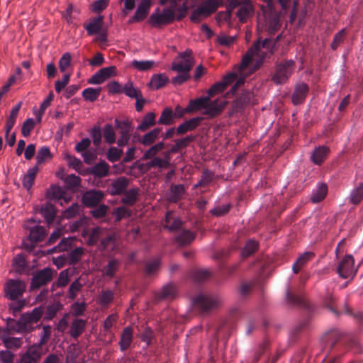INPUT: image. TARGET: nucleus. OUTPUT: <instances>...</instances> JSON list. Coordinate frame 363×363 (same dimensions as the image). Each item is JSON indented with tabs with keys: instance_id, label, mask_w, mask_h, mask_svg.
<instances>
[{
	"instance_id": "8fccbe9b",
	"label": "nucleus",
	"mask_w": 363,
	"mask_h": 363,
	"mask_svg": "<svg viewBox=\"0 0 363 363\" xmlns=\"http://www.w3.org/2000/svg\"><path fill=\"white\" fill-rule=\"evenodd\" d=\"M363 200V183H360L353 189L350 195V201L352 204L357 205Z\"/></svg>"
},
{
	"instance_id": "f8f14e48",
	"label": "nucleus",
	"mask_w": 363,
	"mask_h": 363,
	"mask_svg": "<svg viewBox=\"0 0 363 363\" xmlns=\"http://www.w3.org/2000/svg\"><path fill=\"white\" fill-rule=\"evenodd\" d=\"M104 197V193L100 190H89L84 192L82 197V203L89 208L99 204Z\"/></svg>"
},
{
	"instance_id": "79ce46f5",
	"label": "nucleus",
	"mask_w": 363,
	"mask_h": 363,
	"mask_svg": "<svg viewBox=\"0 0 363 363\" xmlns=\"http://www.w3.org/2000/svg\"><path fill=\"white\" fill-rule=\"evenodd\" d=\"M38 172V166H35L32 168H30L26 174L23 177V186L24 188H26L27 190H30L33 185L35 177L37 173Z\"/></svg>"
},
{
	"instance_id": "f704fd0d",
	"label": "nucleus",
	"mask_w": 363,
	"mask_h": 363,
	"mask_svg": "<svg viewBox=\"0 0 363 363\" xmlns=\"http://www.w3.org/2000/svg\"><path fill=\"white\" fill-rule=\"evenodd\" d=\"M162 131V128H156L145 134L139 142L145 146L152 145L159 138V135Z\"/></svg>"
},
{
	"instance_id": "423d86ee",
	"label": "nucleus",
	"mask_w": 363,
	"mask_h": 363,
	"mask_svg": "<svg viewBox=\"0 0 363 363\" xmlns=\"http://www.w3.org/2000/svg\"><path fill=\"white\" fill-rule=\"evenodd\" d=\"M26 291V284L19 279H9L4 286V296L9 300H16L22 297Z\"/></svg>"
},
{
	"instance_id": "a211bd4d",
	"label": "nucleus",
	"mask_w": 363,
	"mask_h": 363,
	"mask_svg": "<svg viewBox=\"0 0 363 363\" xmlns=\"http://www.w3.org/2000/svg\"><path fill=\"white\" fill-rule=\"evenodd\" d=\"M83 26L89 35L99 33L104 29V16L95 17L89 23H84Z\"/></svg>"
},
{
	"instance_id": "4be33fe9",
	"label": "nucleus",
	"mask_w": 363,
	"mask_h": 363,
	"mask_svg": "<svg viewBox=\"0 0 363 363\" xmlns=\"http://www.w3.org/2000/svg\"><path fill=\"white\" fill-rule=\"evenodd\" d=\"M150 8L149 0H143L139 4L134 16L130 19V22H140L143 21L147 16Z\"/></svg>"
},
{
	"instance_id": "864d4df0",
	"label": "nucleus",
	"mask_w": 363,
	"mask_h": 363,
	"mask_svg": "<svg viewBox=\"0 0 363 363\" xmlns=\"http://www.w3.org/2000/svg\"><path fill=\"white\" fill-rule=\"evenodd\" d=\"M165 222L166 227L171 231L179 230L182 225V220L179 218H174L170 212L166 214Z\"/></svg>"
},
{
	"instance_id": "09e8293b",
	"label": "nucleus",
	"mask_w": 363,
	"mask_h": 363,
	"mask_svg": "<svg viewBox=\"0 0 363 363\" xmlns=\"http://www.w3.org/2000/svg\"><path fill=\"white\" fill-rule=\"evenodd\" d=\"M101 92V88H92L88 87L82 91V96L86 101H89L91 102L95 101L99 96H100Z\"/></svg>"
},
{
	"instance_id": "603ef678",
	"label": "nucleus",
	"mask_w": 363,
	"mask_h": 363,
	"mask_svg": "<svg viewBox=\"0 0 363 363\" xmlns=\"http://www.w3.org/2000/svg\"><path fill=\"white\" fill-rule=\"evenodd\" d=\"M84 284L81 283V279L78 278L74 280L69 286L68 290V297L69 299H75L82 289Z\"/></svg>"
},
{
	"instance_id": "c03bdc74",
	"label": "nucleus",
	"mask_w": 363,
	"mask_h": 363,
	"mask_svg": "<svg viewBox=\"0 0 363 363\" xmlns=\"http://www.w3.org/2000/svg\"><path fill=\"white\" fill-rule=\"evenodd\" d=\"M45 235V228L42 226L36 225L30 230V241L35 243L40 242L44 239Z\"/></svg>"
},
{
	"instance_id": "13d9d810",
	"label": "nucleus",
	"mask_w": 363,
	"mask_h": 363,
	"mask_svg": "<svg viewBox=\"0 0 363 363\" xmlns=\"http://www.w3.org/2000/svg\"><path fill=\"white\" fill-rule=\"evenodd\" d=\"M123 154V150L116 147H111L106 153V158L111 162H116L120 160Z\"/></svg>"
},
{
	"instance_id": "69168bd1",
	"label": "nucleus",
	"mask_w": 363,
	"mask_h": 363,
	"mask_svg": "<svg viewBox=\"0 0 363 363\" xmlns=\"http://www.w3.org/2000/svg\"><path fill=\"white\" fill-rule=\"evenodd\" d=\"M344 311L347 315L353 317L357 323L360 325L363 326V312L357 311L354 312L352 308H350L348 303L346 302L344 305Z\"/></svg>"
},
{
	"instance_id": "4c0bfd02",
	"label": "nucleus",
	"mask_w": 363,
	"mask_h": 363,
	"mask_svg": "<svg viewBox=\"0 0 363 363\" xmlns=\"http://www.w3.org/2000/svg\"><path fill=\"white\" fill-rule=\"evenodd\" d=\"M328 152L329 149L325 146H320L316 148L311 155L312 161L315 164H321L327 157Z\"/></svg>"
},
{
	"instance_id": "72a5a7b5",
	"label": "nucleus",
	"mask_w": 363,
	"mask_h": 363,
	"mask_svg": "<svg viewBox=\"0 0 363 363\" xmlns=\"http://www.w3.org/2000/svg\"><path fill=\"white\" fill-rule=\"evenodd\" d=\"M123 197L121 199V202L127 206H133L138 200L139 189L137 188L126 190L123 194Z\"/></svg>"
},
{
	"instance_id": "ddd939ff",
	"label": "nucleus",
	"mask_w": 363,
	"mask_h": 363,
	"mask_svg": "<svg viewBox=\"0 0 363 363\" xmlns=\"http://www.w3.org/2000/svg\"><path fill=\"white\" fill-rule=\"evenodd\" d=\"M43 354L42 348L33 345L21 357L19 363H38Z\"/></svg>"
},
{
	"instance_id": "338daca9",
	"label": "nucleus",
	"mask_w": 363,
	"mask_h": 363,
	"mask_svg": "<svg viewBox=\"0 0 363 363\" xmlns=\"http://www.w3.org/2000/svg\"><path fill=\"white\" fill-rule=\"evenodd\" d=\"M50 157H52V155L49 147L45 146L41 147L38 150L36 155L37 164L38 165L43 163L45 160Z\"/></svg>"
},
{
	"instance_id": "0eeeda50",
	"label": "nucleus",
	"mask_w": 363,
	"mask_h": 363,
	"mask_svg": "<svg viewBox=\"0 0 363 363\" xmlns=\"http://www.w3.org/2000/svg\"><path fill=\"white\" fill-rule=\"evenodd\" d=\"M56 271L50 267H45L38 270L32 277L30 281V290L35 291L50 283Z\"/></svg>"
},
{
	"instance_id": "9b49d317",
	"label": "nucleus",
	"mask_w": 363,
	"mask_h": 363,
	"mask_svg": "<svg viewBox=\"0 0 363 363\" xmlns=\"http://www.w3.org/2000/svg\"><path fill=\"white\" fill-rule=\"evenodd\" d=\"M342 333L337 328H332L326 331L321 337V343L330 351L335 344L341 339Z\"/></svg>"
},
{
	"instance_id": "58836bf2",
	"label": "nucleus",
	"mask_w": 363,
	"mask_h": 363,
	"mask_svg": "<svg viewBox=\"0 0 363 363\" xmlns=\"http://www.w3.org/2000/svg\"><path fill=\"white\" fill-rule=\"evenodd\" d=\"M313 257L314 254L311 252H305L299 256L292 266V270L294 273L298 274L301 268Z\"/></svg>"
},
{
	"instance_id": "f3484780",
	"label": "nucleus",
	"mask_w": 363,
	"mask_h": 363,
	"mask_svg": "<svg viewBox=\"0 0 363 363\" xmlns=\"http://www.w3.org/2000/svg\"><path fill=\"white\" fill-rule=\"evenodd\" d=\"M259 50L260 43L259 41L255 42L252 46L247 51L242 59V62L239 65V72L240 74H242L249 66L254 56H259Z\"/></svg>"
},
{
	"instance_id": "0e129e2a",
	"label": "nucleus",
	"mask_w": 363,
	"mask_h": 363,
	"mask_svg": "<svg viewBox=\"0 0 363 363\" xmlns=\"http://www.w3.org/2000/svg\"><path fill=\"white\" fill-rule=\"evenodd\" d=\"M131 65L139 71H147L154 67L155 62L152 60L138 61L134 60Z\"/></svg>"
},
{
	"instance_id": "5701e85b",
	"label": "nucleus",
	"mask_w": 363,
	"mask_h": 363,
	"mask_svg": "<svg viewBox=\"0 0 363 363\" xmlns=\"http://www.w3.org/2000/svg\"><path fill=\"white\" fill-rule=\"evenodd\" d=\"M133 331L131 327H125L121 335V339L119 342L120 350L122 352L127 350L132 342L133 338Z\"/></svg>"
},
{
	"instance_id": "e2e57ef3",
	"label": "nucleus",
	"mask_w": 363,
	"mask_h": 363,
	"mask_svg": "<svg viewBox=\"0 0 363 363\" xmlns=\"http://www.w3.org/2000/svg\"><path fill=\"white\" fill-rule=\"evenodd\" d=\"M324 306L335 316H339L340 313L336 308L335 298L332 295H327L323 301Z\"/></svg>"
},
{
	"instance_id": "49530a36",
	"label": "nucleus",
	"mask_w": 363,
	"mask_h": 363,
	"mask_svg": "<svg viewBox=\"0 0 363 363\" xmlns=\"http://www.w3.org/2000/svg\"><path fill=\"white\" fill-rule=\"evenodd\" d=\"M254 94L250 91H243L240 96L236 99V106L239 108H244L252 101Z\"/></svg>"
},
{
	"instance_id": "1a4fd4ad",
	"label": "nucleus",
	"mask_w": 363,
	"mask_h": 363,
	"mask_svg": "<svg viewBox=\"0 0 363 363\" xmlns=\"http://www.w3.org/2000/svg\"><path fill=\"white\" fill-rule=\"evenodd\" d=\"M175 18L174 9L171 8L164 9L162 13H152L150 17V23L155 27L162 25H167L172 23Z\"/></svg>"
},
{
	"instance_id": "9d476101",
	"label": "nucleus",
	"mask_w": 363,
	"mask_h": 363,
	"mask_svg": "<svg viewBox=\"0 0 363 363\" xmlns=\"http://www.w3.org/2000/svg\"><path fill=\"white\" fill-rule=\"evenodd\" d=\"M115 123L118 128L120 129V138L117 140V145L119 147H124L128 145L130 138V132L133 130L132 123L128 121H119L116 120Z\"/></svg>"
},
{
	"instance_id": "37998d69",
	"label": "nucleus",
	"mask_w": 363,
	"mask_h": 363,
	"mask_svg": "<svg viewBox=\"0 0 363 363\" xmlns=\"http://www.w3.org/2000/svg\"><path fill=\"white\" fill-rule=\"evenodd\" d=\"M195 239V235L189 230H182L176 237V241L180 245L190 244Z\"/></svg>"
},
{
	"instance_id": "052dcab7",
	"label": "nucleus",
	"mask_w": 363,
	"mask_h": 363,
	"mask_svg": "<svg viewBox=\"0 0 363 363\" xmlns=\"http://www.w3.org/2000/svg\"><path fill=\"white\" fill-rule=\"evenodd\" d=\"M2 340L4 346L8 349H18L22 345V340L18 337L4 336Z\"/></svg>"
},
{
	"instance_id": "e433bc0d",
	"label": "nucleus",
	"mask_w": 363,
	"mask_h": 363,
	"mask_svg": "<svg viewBox=\"0 0 363 363\" xmlns=\"http://www.w3.org/2000/svg\"><path fill=\"white\" fill-rule=\"evenodd\" d=\"M260 43V50L259 51V57H260V60L259 61H257L256 62V65H255L254 67V70H257V69H259V67L261 66V65L262 64V61L264 59L265 56H266V52H263L262 50V48H265L267 49V50H270L271 53L273 52V51L272 50V48L273 47V43L272 42V40L269 39V38H265L264 40L262 41H260V40H257Z\"/></svg>"
},
{
	"instance_id": "6e6552de",
	"label": "nucleus",
	"mask_w": 363,
	"mask_h": 363,
	"mask_svg": "<svg viewBox=\"0 0 363 363\" xmlns=\"http://www.w3.org/2000/svg\"><path fill=\"white\" fill-rule=\"evenodd\" d=\"M178 294L177 286L174 283H168L162 286L155 294V301H172L176 298Z\"/></svg>"
},
{
	"instance_id": "4468645a",
	"label": "nucleus",
	"mask_w": 363,
	"mask_h": 363,
	"mask_svg": "<svg viewBox=\"0 0 363 363\" xmlns=\"http://www.w3.org/2000/svg\"><path fill=\"white\" fill-rule=\"evenodd\" d=\"M286 299L287 303L291 306L305 308L309 312L312 311L311 306L307 300L303 296L293 293L289 288L286 291Z\"/></svg>"
},
{
	"instance_id": "de8ad7c7",
	"label": "nucleus",
	"mask_w": 363,
	"mask_h": 363,
	"mask_svg": "<svg viewBox=\"0 0 363 363\" xmlns=\"http://www.w3.org/2000/svg\"><path fill=\"white\" fill-rule=\"evenodd\" d=\"M115 293L109 289L103 290L99 296V303L104 308H107L114 299Z\"/></svg>"
},
{
	"instance_id": "680f3d73",
	"label": "nucleus",
	"mask_w": 363,
	"mask_h": 363,
	"mask_svg": "<svg viewBox=\"0 0 363 363\" xmlns=\"http://www.w3.org/2000/svg\"><path fill=\"white\" fill-rule=\"evenodd\" d=\"M90 135L95 147L100 146L102 140V130L99 125H95L90 131Z\"/></svg>"
},
{
	"instance_id": "cd10ccee",
	"label": "nucleus",
	"mask_w": 363,
	"mask_h": 363,
	"mask_svg": "<svg viewBox=\"0 0 363 363\" xmlns=\"http://www.w3.org/2000/svg\"><path fill=\"white\" fill-rule=\"evenodd\" d=\"M109 165L104 160H101L90 169V173L96 177L102 178L108 175Z\"/></svg>"
},
{
	"instance_id": "aec40b11",
	"label": "nucleus",
	"mask_w": 363,
	"mask_h": 363,
	"mask_svg": "<svg viewBox=\"0 0 363 363\" xmlns=\"http://www.w3.org/2000/svg\"><path fill=\"white\" fill-rule=\"evenodd\" d=\"M225 107V102L223 101H219L218 100L211 101L208 102L205 107L204 113L211 118L216 117L220 115Z\"/></svg>"
},
{
	"instance_id": "20e7f679",
	"label": "nucleus",
	"mask_w": 363,
	"mask_h": 363,
	"mask_svg": "<svg viewBox=\"0 0 363 363\" xmlns=\"http://www.w3.org/2000/svg\"><path fill=\"white\" fill-rule=\"evenodd\" d=\"M336 272L342 279H353L357 273V268L354 267V259L352 255H346L338 262Z\"/></svg>"
},
{
	"instance_id": "c756f323",
	"label": "nucleus",
	"mask_w": 363,
	"mask_h": 363,
	"mask_svg": "<svg viewBox=\"0 0 363 363\" xmlns=\"http://www.w3.org/2000/svg\"><path fill=\"white\" fill-rule=\"evenodd\" d=\"M40 213L44 217L48 224H50L55 220L56 216V209L53 204L46 203L41 206Z\"/></svg>"
},
{
	"instance_id": "6ab92c4d",
	"label": "nucleus",
	"mask_w": 363,
	"mask_h": 363,
	"mask_svg": "<svg viewBox=\"0 0 363 363\" xmlns=\"http://www.w3.org/2000/svg\"><path fill=\"white\" fill-rule=\"evenodd\" d=\"M129 184V179L125 177H121L114 180L110 188L112 195H121L127 190Z\"/></svg>"
},
{
	"instance_id": "a18cd8bd",
	"label": "nucleus",
	"mask_w": 363,
	"mask_h": 363,
	"mask_svg": "<svg viewBox=\"0 0 363 363\" xmlns=\"http://www.w3.org/2000/svg\"><path fill=\"white\" fill-rule=\"evenodd\" d=\"M12 266L14 271L18 274L24 273L27 268V264L23 255H17L13 259Z\"/></svg>"
},
{
	"instance_id": "dca6fc26",
	"label": "nucleus",
	"mask_w": 363,
	"mask_h": 363,
	"mask_svg": "<svg viewBox=\"0 0 363 363\" xmlns=\"http://www.w3.org/2000/svg\"><path fill=\"white\" fill-rule=\"evenodd\" d=\"M43 311L40 308H35L31 313L22 315L23 321L26 326L27 332L34 329L33 324L37 323L43 315Z\"/></svg>"
},
{
	"instance_id": "ea45409f",
	"label": "nucleus",
	"mask_w": 363,
	"mask_h": 363,
	"mask_svg": "<svg viewBox=\"0 0 363 363\" xmlns=\"http://www.w3.org/2000/svg\"><path fill=\"white\" fill-rule=\"evenodd\" d=\"M23 323V321L22 315L18 320H16L13 318H8L6 323L8 330L10 331L11 333L13 332H27L26 326Z\"/></svg>"
},
{
	"instance_id": "7ed1b4c3",
	"label": "nucleus",
	"mask_w": 363,
	"mask_h": 363,
	"mask_svg": "<svg viewBox=\"0 0 363 363\" xmlns=\"http://www.w3.org/2000/svg\"><path fill=\"white\" fill-rule=\"evenodd\" d=\"M194 58L192 57V51L186 50L179 55L173 60L172 63V70L177 72H190L194 66Z\"/></svg>"
},
{
	"instance_id": "b1692460",
	"label": "nucleus",
	"mask_w": 363,
	"mask_h": 363,
	"mask_svg": "<svg viewBox=\"0 0 363 363\" xmlns=\"http://www.w3.org/2000/svg\"><path fill=\"white\" fill-rule=\"evenodd\" d=\"M196 136L191 135L182 139L175 140V144L169 151L165 152V155L170 157L171 154L178 152L182 148L187 147L189 144L194 142Z\"/></svg>"
},
{
	"instance_id": "4d7b16f0",
	"label": "nucleus",
	"mask_w": 363,
	"mask_h": 363,
	"mask_svg": "<svg viewBox=\"0 0 363 363\" xmlns=\"http://www.w3.org/2000/svg\"><path fill=\"white\" fill-rule=\"evenodd\" d=\"M103 233L104 230L101 228L96 227L93 228L87 240V245L89 246H94L96 245L99 239L103 235Z\"/></svg>"
},
{
	"instance_id": "f03ea898",
	"label": "nucleus",
	"mask_w": 363,
	"mask_h": 363,
	"mask_svg": "<svg viewBox=\"0 0 363 363\" xmlns=\"http://www.w3.org/2000/svg\"><path fill=\"white\" fill-rule=\"evenodd\" d=\"M221 303L222 299L218 295H205L201 294L193 299L194 307L199 309L202 313L208 312L218 307Z\"/></svg>"
},
{
	"instance_id": "f257e3e1",
	"label": "nucleus",
	"mask_w": 363,
	"mask_h": 363,
	"mask_svg": "<svg viewBox=\"0 0 363 363\" xmlns=\"http://www.w3.org/2000/svg\"><path fill=\"white\" fill-rule=\"evenodd\" d=\"M296 68V62L293 60H284L277 62L274 66V71L271 75V81L275 84L286 83Z\"/></svg>"
},
{
	"instance_id": "6e6d98bb",
	"label": "nucleus",
	"mask_w": 363,
	"mask_h": 363,
	"mask_svg": "<svg viewBox=\"0 0 363 363\" xmlns=\"http://www.w3.org/2000/svg\"><path fill=\"white\" fill-rule=\"evenodd\" d=\"M259 244L253 240H249L242 251V256L243 258H247L255 253L258 249Z\"/></svg>"
},
{
	"instance_id": "bb28decb",
	"label": "nucleus",
	"mask_w": 363,
	"mask_h": 363,
	"mask_svg": "<svg viewBox=\"0 0 363 363\" xmlns=\"http://www.w3.org/2000/svg\"><path fill=\"white\" fill-rule=\"evenodd\" d=\"M185 193L183 184H172L168 194V200L172 203H177L182 199Z\"/></svg>"
},
{
	"instance_id": "c85d7f7f",
	"label": "nucleus",
	"mask_w": 363,
	"mask_h": 363,
	"mask_svg": "<svg viewBox=\"0 0 363 363\" xmlns=\"http://www.w3.org/2000/svg\"><path fill=\"white\" fill-rule=\"evenodd\" d=\"M86 320L83 319H74L71 325L69 334L74 339H77L84 331Z\"/></svg>"
},
{
	"instance_id": "412c9836",
	"label": "nucleus",
	"mask_w": 363,
	"mask_h": 363,
	"mask_svg": "<svg viewBox=\"0 0 363 363\" xmlns=\"http://www.w3.org/2000/svg\"><path fill=\"white\" fill-rule=\"evenodd\" d=\"M48 197L50 200L59 201L61 205H63V202L68 203L70 199L65 196V191L60 186L55 185H52L48 191Z\"/></svg>"
},
{
	"instance_id": "bf43d9fd",
	"label": "nucleus",
	"mask_w": 363,
	"mask_h": 363,
	"mask_svg": "<svg viewBox=\"0 0 363 363\" xmlns=\"http://www.w3.org/2000/svg\"><path fill=\"white\" fill-rule=\"evenodd\" d=\"M126 96L135 99L141 96V91L140 89L134 87L132 82H128L123 86V91Z\"/></svg>"
},
{
	"instance_id": "39448f33",
	"label": "nucleus",
	"mask_w": 363,
	"mask_h": 363,
	"mask_svg": "<svg viewBox=\"0 0 363 363\" xmlns=\"http://www.w3.org/2000/svg\"><path fill=\"white\" fill-rule=\"evenodd\" d=\"M218 7V5L216 0H205L201 6L192 12L190 19L194 23H199L202 18H206L216 12Z\"/></svg>"
},
{
	"instance_id": "473e14b6",
	"label": "nucleus",
	"mask_w": 363,
	"mask_h": 363,
	"mask_svg": "<svg viewBox=\"0 0 363 363\" xmlns=\"http://www.w3.org/2000/svg\"><path fill=\"white\" fill-rule=\"evenodd\" d=\"M169 82V78L164 74H154L150 79L149 86L157 90L164 86Z\"/></svg>"
},
{
	"instance_id": "3c124183",
	"label": "nucleus",
	"mask_w": 363,
	"mask_h": 363,
	"mask_svg": "<svg viewBox=\"0 0 363 363\" xmlns=\"http://www.w3.org/2000/svg\"><path fill=\"white\" fill-rule=\"evenodd\" d=\"M103 136L108 144L116 143V133L111 124L107 123L103 128Z\"/></svg>"
},
{
	"instance_id": "7c9ffc66",
	"label": "nucleus",
	"mask_w": 363,
	"mask_h": 363,
	"mask_svg": "<svg viewBox=\"0 0 363 363\" xmlns=\"http://www.w3.org/2000/svg\"><path fill=\"white\" fill-rule=\"evenodd\" d=\"M147 167L148 168H159V169H167L170 166V157L164 153V158L154 157L151 159L147 163Z\"/></svg>"
},
{
	"instance_id": "a19ab883",
	"label": "nucleus",
	"mask_w": 363,
	"mask_h": 363,
	"mask_svg": "<svg viewBox=\"0 0 363 363\" xmlns=\"http://www.w3.org/2000/svg\"><path fill=\"white\" fill-rule=\"evenodd\" d=\"M156 115L153 112L147 113L143 118L140 124L138 126L137 130L140 131H145L152 127L156 123Z\"/></svg>"
},
{
	"instance_id": "774afa93",
	"label": "nucleus",
	"mask_w": 363,
	"mask_h": 363,
	"mask_svg": "<svg viewBox=\"0 0 363 363\" xmlns=\"http://www.w3.org/2000/svg\"><path fill=\"white\" fill-rule=\"evenodd\" d=\"M173 117L172 110L170 108H166L162 111L158 122L160 124L169 125L172 121Z\"/></svg>"
},
{
	"instance_id": "a878e982",
	"label": "nucleus",
	"mask_w": 363,
	"mask_h": 363,
	"mask_svg": "<svg viewBox=\"0 0 363 363\" xmlns=\"http://www.w3.org/2000/svg\"><path fill=\"white\" fill-rule=\"evenodd\" d=\"M211 99L208 96L198 98L196 99L191 100L185 108V111L187 113H192L199 111L202 108L205 109L208 102Z\"/></svg>"
},
{
	"instance_id": "2eb2a0df",
	"label": "nucleus",
	"mask_w": 363,
	"mask_h": 363,
	"mask_svg": "<svg viewBox=\"0 0 363 363\" xmlns=\"http://www.w3.org/2000/svg\"><path fill=\"white\" fill-rule=\"evenodd\" d=\"M309 87L307 84L301 82L296 85L291 95V101L294 105L297 106L303 104L308 94Z\"/></svg>"
},
{
	"instance_id": "c9c22d12",
	"label": "nucleus",
	"mask_w": 363,
	"mask_h": 363,
	"mask_svg": "<svg viewBox=\"0 0 363 363\" xmlns=\"http://www.w3.org/2000/svg\"><path fill=\"white\" fill-rule=\"evenodd\" d=\"M121 266V261L117 259H111L108 261L107 265L103 269L102 273L104 276L113 278L118 271Z\"/></svg>"
},
{
	"instance_id": "393cba45",
	"label": "nucleus",
	"mask_w": 363,
	"mask_h": 363,
	"mask_svg": "<svg viewBox=\"0 0 363 363\" xmlns=\"http://www.w3.org/2000/svg\"><path fill=\"white\" fill-rule=\"evenodd\" d=\"M201 121L202 118L196 117L185 121L177 127V134L184 135L188 131L194 130L200 125Z\"/></svg>"
},
{
	"instance_id": "2f4dec72",
	"label": "nucleus",
	"mask_w": 363,
	"mask_h": 363,
	"mask_svg": "<svg viewBox=\"0 0 363 363\" xmlns=\"http://www.w3.org/2000/svg\"><path fill=\"white\" fill-rule=\"evenodd\" d=\"M328 194V186L325 183L319 184L311 194V201L317 203L323 201Z\"/></svg>"
},
{
	"instance_id": "5fc2aeb1",
	"label": "nucleus",
	"mask_w": 363,
	"mask_h": 363,
	"mask_svg": "<svg viewBox=\"0 0 363 363\" xmlns=\"http://www.w3.org/2000/svg\"><path fill=\"white\" fill-rule=\"evenodd\" d=\"M83 254L84 249L81 247H76L74 250H72L67 255V261L69 264L75 265L76 264H77L81 259Z\"/></svg>"
}]
</instances>
